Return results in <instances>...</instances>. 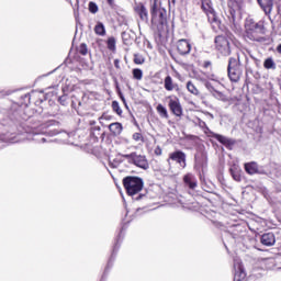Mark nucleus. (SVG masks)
Listing matches in <instances>:
<instances>
[{
    "label": "nucleus",
    "instance_id": "1",
    "mask_svg": "<svg viewBox=\"0 0 281 281\" xmlns=\"http://www.w3.org/2000/svg\"><path fill=\"white\" fill-rule=\"evenodd\" d=\"M245 38L254 43H265V25L262 23L249 22L246 24Z\"/></svg>",
    "mask_w": 281,
    "mask_h": 281
},
{
    "label": "nucleus",
    "instance_id": "2",
    "mask_svg": "<svg viewBox=\"0 0 281 281\" xmlns=\"http://www.w3.org/2000/svg\"><path fill=\"white\" fill-rule=\"evenodd\" d=\"M215 52L220 56H231L232 55V45H234V38L228 34L217 35L214 38Z\"/></svg>",
    "mask_w": 281,
    "mask_h": 281
},
{
    "label": "nucleus",
    "instance_id": "3",
    "mask_svg": "<svg viewBox=\"0 0 281 281\" xmlns=\"http://www.w3.org/2000/svg\"><path fill=\"white\" fill-rule=\"evenodd\" d=\"M243 61H240V54H237V57H229L227 74L231 82H240L243 77Z\"/></svg>",
    "mask_w": 281,
    "mask_h": 281
},
{
    "label": "nucleus",
    "instance_id": "4",
    "mask_svg": "<svg viewBox=\"0 0 281 281\" xmlns=\"http://www.w3.org/2000/svg\"><path fill=\"white\" fill-rule=\"evenodd\" d=\"M151 25L161 30L164 25H168V11L164 7H150Z\"/></svg>",
    "mask_w": 281,
    "mask_h": 281
},
{
    "label": "nucleus",
    "instance_id": "5",
    "mask_svg": "<svg viewBox=\"0 0 281 281\" xmlns=\"http://www.w3.org/2000/svg\"><path fill=\"white\" fill-rule=\"evenodd\" d=\"M123 188L128 196H135V194H139V191L144 189V180L139 177L127 176L123 179Z\"/></svg>",
    "mask_w": 281,
    "mask_h": 281
},
{
    "label": "nucleus",
    "instance_id": "6",
    "mask_svg": "<svg viewBox=\"0 0 281 281\" xmlns=\"http://www.w3.org/2000/svg\"><path fill=\"white\" fill-rule=\"evenodd\" d=\"M201 9L206 14L207 21L212 27H221V19H218V14H216V11L212 7V2L203 0Z\"/></svg>",
    "mask_w": 281,
    "mask_h": 281
},
{
    "label": "nucleus",
    "instance_id": "7",
    "mask_svg": "<svg viewBox=\"0 0 281 281\" xmlns=\"http://www.w3.org/2000/svg\"><path fill=\"white\" fill-rule=\"evenodd\" d=\"M124 159H130L134 166L137 168H142V170H148L150 165L148 164V159L144 155H137L136 153L122 155Z\"/></svg>",
    "mask_w": 281,
    "mask_h": 281
},
{
    "label": "nucleus",
    "instance_id": "8",
    "mask_svg": "<svg viewBox=\"0 0 281 281\" xmlns=\"http://www.w3.org/2000/svg\"><path fill=\"white\" fill-rule=\"evenodd\" d=\"M168 101V109L171 114L175 115V117H183V105H181V100H179L178 97L169 95L167 97Z\"/></svg>",
    "mask_w": 281,
    "mask_h": 281
},
{
    "label": "nucleus",
    "instance_id": "9",
    "mask_svg": "<svg viewBox=\"0 0 281 281\" xmlns=\"http://www.w3.org/2000/svg\"><path fill=\"white\" fill-rule=\"evenodd\" d=\"M228 12L233 19L236 21V16L243 14V7L245 5V0H228Z\"/></svg>",
    "mask_w": 281,
    "mask_h": 281
},
{
    "label": "nucleus",
    "instance_id": "10",
    "mask_svg": "<svg viewBox=\"0 0 281 281\" xmlns=\"http://www.w3.org/2000/svg\"><path fill=\"white\" fill-rule=\"evenodd\" d=\"M177 52L180 54V56H188L190 52H192V44L190 43V40H179L176 43Z\"/></svg>",
    "mask_w": 281,
    "mask_h": 281
},
{
    "label": "nucleus",
    "instance_id": "11",
    "mask_svg": "<svg viewBox=\"0 0 281 281\" xmlns=\"http://www.w3.org/2000/svg\"><path fill=\"white\" fill-rule=\"evenodd\" d=\"M195 161L199 166H205L207 164V151L205 150V145L201 143L196 147Z\"/></svg>",
    "mask_w": 281,
    "mask_h": 281
},
{
    "label": "nucleus",
    "instance_id": "12",
    "mask_svg": "<svg viewBox=\"0 0 281 281\" xmlns=\"http://www.w3.org/2000/svg\"><path fill=\"white\" fill-rule=\"evenodd\" d=\"M168 164L170 161H177L181 168H186V153L181 150H176L171 154H169V158L167 159Z\"/></svg>",
    "mask_w": 281,
    "mask_h": 281
},
{
    "label": "nucleus",
    "instance_id": "13",
    "mask_svg": "<svg viewBox=\"0 0 281 281\" xmlns=\"http://www.w3.org/2000/svg\"><path fill=\"white\" fill-rule=\"evenodd\" d=\"M134 12L138 14L140 21L148 23V9H146V5H144V2L136 3V5L134 7Z\"/></svg>",
    "mask_w": 281,
    "mask_h": 281
},
{
    "label": "nucleus",
    "instance_id": "14",
    "mask_svg": "<svg viewBox=\"0 0 281 281\" xmlns=\"http://www.w3.org/2000/svg\"><path fill=\"white\" fill-rule=\"evenodd\" d=\"M164 87L167 91H181V88H179V83L175 82V79L170 75L165 77L164 79Z\"/></svg>",
    "mask_w": 281,
    "mask_h": 281
},
{
    "label": "nucleus",
    "instance_id": "15",
    "mask_svg": "<svg viewBox=\"0 0 281 281\" xmlns=\"http://www.w3.org/2000/svg\"><path fill=\"white\" fill-rule=\"evenodd\" d=\"M261 10H263L266 16H271L273 12V0H257Z\"/></svg>",
    "mask_w": 281,
    "mask_h": 281
},
{
    "label": "nucleus",
    "instance_id": "16",
    "mask_svg": "<svg viewBox=\"0 0 281 281\" xmlns=\"http://www.w3.org/2000/svg\"><path fill=\"white\" fill-rule=\"evenodd\" d=\"M260 243L265 247H273L276 245V235L273 233H266L261 235Z\"/></svg>",
    "mask_w": 281,
    "mask_h": 281
},
{
    "label": "nucleus",
    "instance_id": "17",
    "mask_svg": "<svg viewBox=\"0 0 281 281\" xmlns=\"http://www.w3.org/2000/svg\"><path fill=\"white\" fill-rule=\"evenodd\" d=\"M244 170L245 172H247V175H250V176L260 175V169L258 167V162L256 161L246 162L244 165Z\"/></svg>",
    "mask_w": 281,
    "mask_h": 281
},
{
    "label": "nucleus",
    "instance_id": "18",
    "mask_svg": "<svg viewBox=\"0 0 281 281\" xmlns=\"http://www.w3.org/2000/svg\"><path fill=\"white\" fill-rule=\"evenodd\" d=\"M183 183L187 184L190 190H194L198 186L196 178L192 173L183 176Z\"/></svg>",
    "mask_w": 281,
    "mask_h": 281
},
{
    "label": "nucleus",
    "instance_id": "19",
    "mask_svg": "<svg viewBox=\"0 0 281 281\" xmlns=\"http://www.w3.org/2000/svg\"><path fill=\"white\" fill-rule=\"evenodd\" d=\"M43 98H45L43 92L33 91L30 93V102H33V104L43 103Z\"/></svg>",
    "mask_w": 281,
    "mask_h": 281
},
{
    "label": "nucleus",
    "instance_id": "20",
    "mask_svg": "<svg viewBox=\"0 0 281 281\" xmlns=\"http://www.w3.org/2000/svg\"><path fill=\"white\" fill-rule=\"evenodd\" d=\"M231 176L233 177L234 181H243V176L240 175L243 171L237 166H233L229 168Z\"/></svg>",
    "mask_w": 281,
    "mask_h": 281
},
{
    "label": "nucleus",
    "instance_id": "21",
    "mask_svg": "<svg viewBox=\"0 0 281 281\" xmlns=\"http://www.w3.org/2000/svg\"><path fill=\"white\" fill-rule=\"evenodd\" d=\"M109 131L114 136L120 135L122 133V131H123L122 123H120V122L111 123L109 125Z\"/></svg>",
    "mask_w": 281,
    "mask_h": 281
},
{
    "label": "nucleus",
    "instance_id": "22",
    "mask_svg": "<svg viewBox=\"0 0 281 281\" xmlns=\"http://www.w3.org/2000/svg\"><path fill=\"white\" fill-rule=\"evenodd\" d=\"M204 133L206 137H210L211 139H216L217 142H227V139H225V136L211 132L209 127H205Z\"/></svg>",
    "mask_w": 281,
    "mask_h": 281
},
{
    "label": "nucleus",
    "instance_id": "23",
    "mask_svg": "<svg viewBox=\"0 0 281 281\" xmlns=\"http://www.w3.org/2000/svg\"><path fill=\"white\" fill-rule=\"evenodd\" d=\"M91 137L93 142H103L104 140V132L100 127L92 130Z\"/></svg>",
    "mask_w": 281,
    "mask_h": 281
},
{
    "label": "nucleus",
    "instance_id": "24",
    "mask_svg": "<svg viewBox=\"0 0 281 281\" xmlns=\"http://www.w3.org/2000/svg\"><path fill=\"white\" fill-rule=\"evenodd\" d=\"M156 111L159 115V117H161L162 120H168L170 117V114H168V109H166V106H164V104L159 103L156 106Z\"/></svg>",
    "mask_w": 281,
    "mask_h": 281
},
{
    "label": "nucleus",
    "instance_id": "25",
    "mask_svg": "<svg viewBox=\"0 0 281 281\" xmlns=\"http://www.w3.org/2000/svg\"><path fill=\"white\" fill-rule=\"evenodd\" d=\"M94 33L97 36H105L106 35V29L104 27V24L102 22H98L94 26Z\"/></svg>",
    "mask_w": 281,
    "mask_h": 281
},
{
    "label": "nucleus",
    "instance_id": "26",
    "mask_svg": "<svg viewBox=\"0 0 281 281\" xmlns=\"http://www.w3.org/2000/svg\"><path fill=\"white\" fill-rule=\"evenodd\" d=\"M187 91L191 93L192 95H201V91H199V88L194 85L192 81L187 82Z\"/></svg>",
    "mask_w": 281,
    "mask_h": 281
},
{
    "label": "nucleus",
    "instance_id": "27",
    "mask_svg": "<svg viewBox=\"0 0 281 281\" xmlns=\"http://www.w3.org/2000/svg\"><path fill=\"white\" fill-rule=\"evenodd\" d=\"M247 278V274L245 273V270H243V267H238V271L235 272L234 281H243Z\"/></svg>",
    "mask_w": 281,
    "mask_h": 281
},
{
    "label": "nucleus",
    "instance_id": "28",
    "mask_svg": "<svg viewBox=\"0 0 281 281\" xmlns=\"http://www.w3.org/2000/svg\"><path fill=\"white\" fill-rule=\"evenodd\" d=\"M133 63H134V65H144V63H146V58L143 57L142 54L135 53Z\"/></svg>",
    "mask_w": 281,
    "mask_h": 281
},
{
    "label": "nucleus",
    "instance_id": "29",
    "mask_svg": "<svg viewBox=\"0 0 281 281\" xmlns=\"http://www.w3.org/2000/svg\"><path fill=\"white\" fill-rule=\"evenodd\" d=\"M132 76L134 80H142V78H144V71L139 68H134L132 70Z\"/></svg>",
    "mask_w": 281,
    "mask_h": 281
},
{
    "label": "nucleus",
    "instance_id": "30",
    "mask_svg": "<svg viewBox=\"0 0 281 281\" xmlns=\"http://www.w3.org/2000/svg\"><path fill=\"white\" fill-rule=\"evenodd\" d=\"M265 69H276V61H273V58L268 57L263 61Z\"/></svg>",
    "mask_w": 281,
    "mask_h": 281
},
{
    "label": "nucleus",
    "instance_id": "31",
    "mask_svg": "<svg viewBox=\"0 0 281 281\" xmlns=\"http://www.w3.org/2000/svg\"><path fill=\"white\" fill-rule=\"evenodd\" d=\"M115 37H109L106 41V47L110 49V52H115Z\"/></svg>",
    "mask_w": 281,
    "mask_h": 281
},
{
    "label": "nucleus",
    "instance_id": "32",
    "mask_svg": "<svg viewBox=\"0 0 281 281\" xmlns=\"http://www.w3.org/2000/svg\"><path fill=\"white\" fill-rule=\"evenodd\" d=\"M88 10L89 12H91V14H98V4L93 1H90L89 4H88Z\"/></svg>",
    "mask_w": 281,
    "mask_h": 281
},
{
    "label": "nucleus",
    "instance_id": "33",
    "mask_svg": "<svg viewBox=\"0 0 281 281\" xmlns=\"http://www.w3.org/2000/svg\"><path fill=\"white\" fill-rule=\"evenodd\" d=\"M78 53L81 56H87V54H89V48L87 47V45L85 43H81L78 47Z\"/></svg>",
    "mask_w": 281,
    "mask_h": 281
},
{
    "label": "nucleus",
    "instance_id": "34",
    "mask_svg": "<svg viewBox=\"0 0 281 281\" xmlns=\"http://www.w3.org/2000/svg\"><path fill=\"white\" fill-rule=\"evenodd\" d=\"M112 111H114L116 115H122V108H120V103L117 101L112 102Z\"/></svg>",
    "mask_w": 281,
    "mask_h": 281
},
{
    "label": "nucleus",
    "instance_id": "35",
    "mask_svg": "<svg viewBox=\"0 0 281 281\" xmlns=\"http://www.w3.org/2000/svg\"><path fill=\"white\" fill-rule=\"evenodd\" d=\"M100 120H105L106 122H111V120H113V115H110L108 113H103L101 115Z\"/></svg>",
    "mask_w": 281,
    "mask_h": 281
},
{
    "label": "nucleus",
    "instance_id": "36",
    "mask_svg": "<svg viewBox=\"0 0 281 281\" xmlns=\"http://www.w3.org/2000/svg\"><path fill=\"white\" fill-rule=\"evenodd\" d=\"M133 139L135 142H139V140H143L144 139V136L142 135V133H134L133 134Z\"/></svg>",
    "mask_w": 281,
    "mask_h": 281
},
{
    "label": "nucleus",
    "instance_id": "37",
    "mask_svg": "<svg viewBox=\"0 0 281 281\" xmlns=\"http://www.w3.org/2000/svg\"><path fill=\"white\" fill-rule=\"evenodd\" d=\"M164 153V150L161 149V147L156 146L154 148V154L156 155V157H161V154Z\"/></svg>",
    "mask_w": 281,
    "mask_h": 281
},
{
    "label": "nucleus",
    "instance_id": "38",
    "mask_svg": "<svg viewBox=\"0 0 281 281\" xmlns=\"http://www.w3.org/2000/svg\"><path fill=\"white\" fill-rule=\"evenodd\" d=\"M202 67H203L204 69H210V67H212V61L205 60V61L203 63Z\"/></svg>",
    "mask_w": 281,
    "mask_h": 281
},
{
    "label": "nucleus",
    "instance_id": "39",
    "mask_svg": "<svg viewBox=\"0 0 281 281\" xmlns=\"http://www.w3.org/2000/svg\"><path fill=\"white\" fill-rule=\"evenodd\" d=\"M106 3L110 8H115V0H106Z\"/></svg>",
    "mask_w": 281,
    "mask_h": 281
},
{
    "label": "nucleus",
    "instance_id": "40",
    "mask_svg": "<svg viewBox=\"0 0 281 281\" xmlns=\"http://www.w3.org/2000/svg\"><path fill=\"white\" fill-rule=\"evenodd\" d=\"M114 67L115 69H122V67L120 66V59H114Z\"/></svg>",
    "mask_w": 281,
    "mask_h": 281
},
{
    "label": "nucleus",
    "instance_id": "41",
    "mask_svg": "<svg viewBox=\"0 0 281 281\" xmlns=\"http://www.w3.org/2000/svg\"><path fill=\"white\" fill-rule=\"evenodd\" d=\"M223 146H226V148H229V146H234L233 142H222Z\"/></svg>",
    "mask_w": 281,
    "mask_h": 281
},
{
    "label": "nucleus",
    "instance_id": "42",
    "mask_svg": "<svg viewBox=\"0 0 281 281\" xmlns=\"http://www.w3.org/2000/svg\"><path fill=\"white\" fill-rule=\"evenodd\" d=\"M56 124V121H48L47 126H54Z\"/></svg>",
    "mask_w": 281,
    "mask_h": 281
},
{
    "label": "nucleus",
    "instance_id": "43",
    "mask_svg": "<svg viewBox=\"0 0 281 281\" xmlns=\"http://www.w3.org/2000/svg\"><path fill=\"white\" fill-rule=\"evenodd\" d=\"M277 52H278V54H281V44H279V45L277 46Z\"/></svg>",
    "mask_w": 281,
    "mask_h": 281
},
{
    "label": "nucleus",
    "instance_id": "44",
    "mask_svg": "<svg viewBox=\"0 0 281 281\" xmlns=\"http://www.w3.org/2000/svg\"><path fill=\"white\" fill-rule=\"evenodd\" d=\"M110 166H111L112 168H117V162L113 164V162L110 161Z\"/></svg>",
    "mask_w": 281,
    "mask_h": 281
},
{
    "label": "nucleus",
    "instance_id": "45",
    "mask_svg": "<svg viewBox=\"0 0 281 281\" xmlns=\"http://www.w3.org/2000/svg\"><path fill=\"white\" fill-rule=\"evenodd\" d=\"M157 3H159V0H154V3L151 5H155V8H158Z\"/></svg>",
    "mask_w": 281,
    "mask_h": 281
},
{
    "label": "nucleus",
    "instance_id": "46",
    "mask_svg": "<svg viewBox=\"0 0 281 281\" xmlns=\"http://www.w3.org/2000/svg\"><path fill=\"white\" fill-rule=\"evenodd\" d=\"M120 98H121L122 102H124V104H126V99L124 98V95L121 94Z\"/></svg>",
    "mask_w": 281,
    "mask_h": 281
},
{
    "label": "nucleus",
    "instance_id": "47",
    "mask_svg": "<svg viewBox=\"0 0 281 281\" xmlns=\"http://www.w3.org/2000/svg\"><path fill=\"white\" fill-rule=\"evenodd\" d=\"M40 142H47V139H45V137H42Z\"/></svg>",
    "mask_w": 281,
    "mask_h": 281
}]
</instances>
